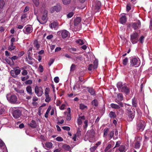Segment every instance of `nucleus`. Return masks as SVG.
<instances>
[{"label": "nucleus", "mask_w": 152, "mask_h": 152, "mask_svg": "<svg viewBox=\"0 0 152 152\" xmlns=\"http://www.w3.org/2000/svg\"><path fill=\"white\" fill-rule=\"evenodd\" d=\"M74 13L73 12H70L67 15V18H70L72 17Z\"/></svg>", "instance_id": "052dcab7"}, {"label": "nucleus", "mask_w": 152, "mask_h": 152, "mask_svg": "<svg viewBox=\"0 0 152 152\" xmlns=\"http://www.w3.org/2000/svg\"><path fill=\"white\" fill-rule=\"evenodd\" d=\"M33 2L36 7L38 6L39 3V0H33Z\"/></svg>", "instance_id": "49530a36"}, {"label": "nucleus", "mask_w": 152, "mask_h": 152, "mask_svg": "<svg viewBox=\"0 0 152 152\" xmlns=\"http://www.w3.org/2000/svg\"><path fill=\"white\" fill-rule=\"evenodd\" d=\"M115 136H114L113 137V139L114 140V139H118V130L117 129H116L115 132Z\"/></svg>", "instance_id": "79ce46f5"}, {"label": "nucleus", "mask_w": 152, "mask_h": 152, "mask_svg": "<svg viewBox=\"0 0 152 152\" xmlns=\"http://www.w3.org/2000/svg\"><path fill=\"white\" fill-rule=\"evenodd\" d=\"M130 58V64L131 66L137 67L140 66V61L138 60L137 58L133 57H131Z\"/></svg>", "instance_id": "f03ea898"}, {"label": "nucleus", "mask_w": 152, "mask_h": 152, "mask_svg": "<svg viewBox=\"0 0 152 152\" xmlns=\"http://www.w3.org/2000/svg\"><path fill=\"white\" fill-rule=\"evenodd\" d=\"M126 114L128 115V121L129 122L131 121L134 117L135 111L133 109H132L131 111L128 110L127 113Z\"/></svg>", "instance_id": "39448f33"}, {"label": "nucleus", "mask_w": 152, "mask_h": 152, "mask_svg": "<svg viewBox=\"0 0 152 152\" xmlns=\"http://www.w3.org/2000/svg\"><path fill=\"white\" fill-rule=\"evenodd\" d=\"M77 31H79L82 28L81 23L77 24Z\"/></svg>", "instance_id": "603ef678"}, {"label": "nucleus", "mask_w": 152, "mask_h": 152, "mask_svg": "<svg viewBox=\"0 0 152 152\" xmlns=\"http://www.w3.org/2000/svg\"><path fill=\"white\" fill-rule=\"evenodd\" d=\"M61 35L63 38H66L68 35V32L66 30H64L62 31Z\"/></svg>", "instance_id": "aec40b11"}, {"label": "nucleus", "mask_w": 152, "mask_h": 152, "mask_svg": "<svg viewBox=\"0 0 152 152\" xmlns=\"http://www.w3.org/2000/svg\"><path fill=\"white\" fill-rule=\"evenodd\" d=\"M132 106L134 107H136L138 106L137 99L135 97L132 99Z\"/></svg>", "instance_id": "a211bd4d"}, {"label": "nucleus", "mask_w": 152, "mask_h": 152, "mask_svg": "<svg viewBox=\"0 0 152 152\" xmlns=\"http://www.w3.org/2000/svg\"><path fill=\"white\" fill-rule=\"evenodd\" d=\"M139 36L138 33L136 32L130 35V41L133 44H136L138 42Z\"/></svg>", "instance_id": "7ed1b4c3"}, {"label": "nucleus", "mask_w": 152, "mask_h": 152, "mask_svg": "<svg viewBox=\"0 0 152 152\" xmlns=\"http://www.w3.org/2000/svg\"><path fill=\"white\" fill-rule=\"evenodd\" d=\"M81 135V131L79 128H78L77 132V136H79Z\"/></svg>", "instance_id": "bf43d9fd"}, {"label": "nucleus", "mask_w": 152, "mask_h": 152, "mask_svg": "<svg viewBox=\"0 0 152 152\" xmlns=\"http://www.w3.org/2000/svg\"><path fill=\"white\" fill-rule=\"evenodd\" d=\"M79 80L80 82H79V81H78V83H78V85H79V83L81 84V83H83L84 82V81H83V78L82 76H80L79 77Z\"/></svg>", "instance_id": "8fccbe9b"}, {"label": "nucleus", "mask_w": 152, "mask_h": 152, "mask_svg": "<svg viewBox=\"0 0 152 152\" xmlns=\"http://www.w3.org/2000/svg\"><path fill=\"white\" fill-rule=\"evenodd\" d=\"M118 99L120 101H122L123 99V94L121 93H118Z\"/></svg>", "instance_id": "2f4dec72"}, {"label": "nucleus", "mask_w": 152, "mask_h": 152, "mask_svg": "<svg viewBox=\"0 0 152 152\" xmlns=\"http://www.w3.org/2000/svg\"><path fill=\"white\" fill-rule=\"evenodd\" d=\"M18 58H19V57L17 56H12V57H9V58L11 60H15L17 59Z\"/></svg>", "instance_id": "e2e57ef3"}, {"label": "nucleus", "mask_w": 152, "mask_h": 152, "mask_svg": "<svg viewBox=\"0 0 152 152\" xmlns=\"http://www.w3.org/2000/svg\"><path fill=\"white\" fill-rule=\"evenodd\" d=\"M54 61V59H53L52 58V59H50V61H49L48 62L49 66H51V65L53 63Z\"/></svg>", "instance_id": "774afa93"}, {"label": "nucleus", "mask_w": 152, "mask_h": 152, "mask_svg": "<svg viewBox=\"0 0 152 152\" xmlns=\"http://www.w3.org/2000/svg\"><path fill=\"white\" fill-rule=\"evenodd\" d=\"M127 20V18L125 15H122L119 18V22L124 24L126 23Z\"/></svg>", "instance_id": "4468645a"}, {"label": "nucleus", "mask_w": 152, "mask_h": 152, "mask_svg": "<svg viewBox=\"0 0 152 152\" xmlns=\"http://www.w3.org/2000/svg\"><path fill=\"white\" fill-rule=\"evenodd\" d=\"M91 104L96 107L97 106L98 104V101L96 99H94L91 102Z\"/></svg>", "instance_id": "7c9ffc66"}, {"label": "nucleus", "mask_w": 152, "mask_h": 152, "mask_svg": "<svg viewBox=\"0 0 152 152\" xmlns=\"http://www.w3.org/2000/svg\"><path fill=\"white\" fill-rule=\"evenodd\" d=\"M128 62V58L126 57L123 60V64L124 65H126Z\"/></svg>", "instance_id": "a18cd8bd"}, {"label": "nucleus", "mask_w": 152, "mask_h": 152, "mask_svg": "<svg viewBox=\"0 0 152 152\" xmlns=\"http://www.w3.org/2000/svg\"><path fill=\"white\" fill-rule=\"evenodd\" d=\"M118 90L120 92H123L126 95L129 94L130 93V88L128 87L125 84H123L121 82H118L117 84Z\"/></svg>", "instance_id": "f257e3e1"}, {"label": "nucleus", "mask_w": 152, "mask_h": 152, "mask_svg": "<svg viewBox=\"0 0 152 152\" xmlns=\"http://www.w3.org/2000/svg\"><path fill=\"white\" fill-rule=\"evenodd\" d=\"M12 115L15 118H18L20 117L21 115V112L19 110H14L12 112Z\"/></svg>", "instance_id": "1a4fd4ad"}, {"label": "nucleus", "mask_w": 152, "mask_h": 152, "mask_svg": "<svg viewBox=\"0 0 152 152\" xmlns=\"http://www.w3.org/2000/svg\"><path fill=\"white\" fill-rule=\"evenodd\" d=\"M34 46L37 48V49L39 48V45L38 44V41L37 40L34 41Z\"/></svg>", "instance_id": "37998d69"}, {"label": "nucleus", "mask_w": 152, "mask_h": 152, "mask_svg": "<svg viewBox=\"0 0 152 152\" xmlns=\"http://www.w3.org/2000/svg\"><path fill=\"white\" fill-rule=\"evenodd\" d=\"M73 23H70V28L74 31L75 30L74 29L75 28V27L76 26V18L74 19Z\"/></svg>", "instance_id": "f3484780"}, {"label": "nucleus", "mask_w": 152, "mask_h": 152, "mask_svg": "<svg viewBox=\"0 0 152 152\" xmlns=\"http://www.w3.org/2000/svg\"><path fill=\"white\" fill-rule=\"evenodd\" d=\"M131 9V4H128L126 5V10L129 12Z\"/></svg>", "instance_id": "864d4df0"}, {"label": "nucleus", "mask_w": 152, "mask_h": 152, "mask_svg": "<svg viewBox=\"0 0 152 152\" xmlns=\"http://www.w3.org/2000/svg\"><path fill=\"white\" fill-rule=\"evenodd\" d=\"M61 9V6L59 3H57L56 5L52 7L50 9V11L51 13H53L54 11L58 12L60 11Z\"/></svg>", "instance_id": "423d86ee"}, {"label": "nucleus", "mask_w": 152, "mask_h": 152, "mask_svg": "<svg viewBox=\"0 0 152 152\" xmlns=\"http://www.w3.org/2000/svg\"><path fill=\"white\" fill-rule=\"evenodd\" d=\"M127 150L126 145H122L120 146L118 150L120 152H126Z\"/></svg>", "instance_id": "2eb2a0df"}, {"label": "nucleus", "mask_w": 152, "mask_h": 152, "mask_svg": "<svg viewBox=\"0 0 152 152\" xmlns=\"http://www.w3.org/2000/svg\"><path fill=\"white\" fill-rule=\"evenodd\" d=\"M26 90L27 92L30 95H31L32 94V90L31 87L30 86H28L26 88Z\"/></svg>", "instance_id": "b1692460"}, {"label": "nucleus", "mask_w": 152, "mask_h": 152, "mask_svg": "<svg viewBox=\"0 0 152 152\" xmlns=\"http://www.w3.org/2000/svg\"><path fill=\"white\" fill-rule=\"evenodd\" d=\"M15 48V46L13 45V43L11 42V45L9 46L8 50H14Z\"/></svg>", "instance_id": "c9c22d12"}, {"label": "nucleus", "mask_w": 152, "mask_h": 152, "mask_svg": "<svg viewBox=\"0 0 152 152\" xmlns=\"http://www.w3.org/2000/svg\"><path fill=\"white\" fill-rule=\"evenodd\" d=\"M75 69V65L74 64L72 65L70 68V71H73Z\"/></svg>", "instance_id": "13d9d810"}, {"label": "nucleus", "mask_w": 152, "mask_h": 152, "mask_svg": "<svg viewBox=\"0 0 152 152\" xmlns=\"http://www.w3.org/2000/svg\"><path fill=\"white\" fill-rule=\"evenodd\" d=\"M101 6V4L99 1H96L95 6V10L96 12L99 11V10Z\"/></svg>", "instance_id": "ddd939ff"}, {"label": "nucleus", "mask_w": 152, "mask_h": 152, "mask_svg": "<svg viewBox=\"0 0 152 152\" xmlns=\"http://www.w3.org/2000/svg\"><path fill=\"white\" fill-rule=\"evenodd\" d=\"M43 92V89L41 87H39L37 86L35 87V92L38 96H41Z\"/></svg>", "instance_id": "9d476101"}, {"label": "nucleus", "mask_w": 152, "mask_h": 152, "mask_svg": "<svg viewBox=\"0 0 152 152\" xmlns=\"http://www.w3.org/2000/svg\"><path fill=\"white\" fill-rule=\"evenodd\" d=\"M77 44L80 45H82L84 44V42L83 39H77Z\"/></svg>", "instance_id": "a878e982"}, {"label": "nucleus", "mask_w": 152, "mask_h": 152, "mask_svg": "<svg viewBox=\"0 0 152 152\" xmlns=\"http://www.w3.org/2000/svg\"><path fill=\"white\" fill-rule=\"evenodd\" d=\"M115 101L119 104L120 107H123L124 106V104L122 102H120L121 101L118 99H115Z\"/></svg>", "instance_id": "c756f323"}, {"label": "nucleus", "mask_w": 152, "mask_h": 152, "mask_svg": "<svg viewBox=\"0 0 152 152\" xmlns=\"http://www.w3.org/2000/svg\"><path fill=\"white\" fill-rule=\"evenodd\" d=\"M112 145L111 144H109L108 145L104 150V152H106L107 151L110 150V148L112 147Z\"/></svg>", "instance_id": "ea45409f"}, {"label": "nucleus", "mask_w": 152, "mask_h": 152, "mask_svg": "<svg viewBox=\"0 0 152 152\" xmlns=\"http://www.w3.org/2000/svg\"><path fill=\"white\" fill-rule=\"evenodd\" d=\"M80 109L81 110H83L85 109H88V107L87 106L81 103L80 104Z\"/></svg>", "instance_id": "f704fd0d"}, {"label": "nucleus", "mask_w": 152, "mask_h": 152, "mask_svg": "<svg viewBox=\"0 0 152 152\" xmlns=\"http://www.w3.org/2000/svg\"><path fill=\"white\" fill-rule=\"evenodd\" d=\"M145 124L144 121H141L137 124V129L142 131L144 129Z\"/></svg>", "instance_id": "6e6552de"}, {"label": "nucleus", "mask_w": 152, "mask_h": 152, "mask_svg": "<svg viewBox=\"0 0 152 152\" xmlns=\"http://www.w3.org/2000/svg\"><path fill=\"white\" fill-rule=\"evenodd\" d=\"M109 131V129L108 128H105L104 130L103 137L106 136L108 134Z\"/></svg>", "instance_id": "e433bc0d"}, {"label": "nucleus", "mask_w": 152, "mask_h": 152, "mask_svg": "<svg viewBox=\"0 0 152 152\" xmlns=\"http://www.w3.org/2000/svg\"><path fill=\"white\" fill-rule=\"evenodd\" d=\"M140 145V141H137L135 143L134 148H135L137 149H139Z\"/></svg>", "instance_id": "bb28decb"}, {"label": "nucleus", "mask_w": 152, "mask_h": 152, "mask_svg": "<svg viewBox=\"0 0 152 152\" xmlns=\"http://www.w3.org/2000/svg\"><path fill=\"white\" fill-rule=\"evenodd\" d=\"M51 106H49V107H48V109H47V110L46 112V113L45 114V118H47L48 117V114L49 113L50 111L51 110Z\"/></svg>", "instance_id": "4c0bfd02"}, {"label": "nucleus", "mask_w": 152, "mask_h": 152, "mask_svg": "<svg viewBox=\"0 0 152 152\" xmlns=\"http://www.w3.org/2000/svg\"><path fill=\"white\" fill-rule=\"evenodd\" d=\"M63 148L65 151H68L70 149V146L66 144H65L62 146Z\"/></svg>", "instance_id": "393cba45"}, {"label": "nucleus", "mask_w": 152, "mask_h": 152, "mask_svg": "<svg viewBox=\"0 0 152 152\" xmlns=\"http://www.w3.org/2000/svg\"><path fill=\"white\" fill-rule=\"evenodd\" d=\"M8 101L11 103L15 104L16 103L17 101V98L15 95H12L9 98L7 97Z\"/></svg>", "instance_id": "0eeeda50"}, {"label": "nucleus", "mask_w": 152, "mask_h": 152, "mask_svg": "<svg viewBox=\"0 0 152 152\" xmlns=\"http://www.w3.org/2000/svg\"><path fill=\"white\" fill-rule=\"evenodd\" d=\"M121 144V141H118L116 142V145L115 147H114L113 148H116V147H120V145Z\"/></svg>", "instance_id": "6e6d98bb"}, {"label": "nucleus", "mask_w": 152, "mask_h": 152, "mask_svg": "<svg viewBox=\"0 0 152 152\" xmlns=\"http://www.w3.org/2000/svg\"><path fill=\"white\" fill-rule=\"evenodd\" d=\"M125 106L126 108V113H127L128 110L129 111L132 110L131 108H130V105H129V104H125Z\"/></svg>", "instance_id": "58836bf2"}, {"label": "nucleus", "mask_w": 152, "mask_h": 152, "mask_svg": "<svg viewBox=\"0 0 152 152\" xmlns=\"http://www.w3.org/2000/svg\"><path fill=\"white\" fill-rule=\"evenodd\" d=\"M47 14L48 11L46 10H44L43 12V15L42 17V20L44 21L46 20H47Z\"/></svg>", "instance_id": "dca6fc26"}, {"label": "nucleus", "mask_w": 152, "mask_h": 152, "mask_svg": "<svg viewBox=\"0 0 152 152\" xmlns=\"http://www.w3.org/2000/svg\"><path fill=\"white\" fill-rule=\"evenodd\" d=\"M5 60L6 61L8 64L10 65H13L14 64V62L13 60H12L7 58H5Z\"/></svg>", "instance_id": "5701e85b"}, {"label": "nucleus", "mask_w": 152, "mask_h": 152, "mask_svg": "<svg viewBox=\"0 0 152 152\" xmlns=\"http://www.w3.org/2000/svg\"><path fill=\"white\" fill-rule=\"evenodd\" d=\"M144 37L142 36L140 37L139 39L140 42L141 43H142L144 41Z\"/></svg>", "instance_id": "0e129e2a"}, {"label": "nucleus", "mask_w": 152, "mask_h": 152, "mask_svg": "<svg viewBox=\"0 0 152 152\" xmlns=\"http://www.w3.org/2000/svg\"><path fill=\"white\" fill-rule=\"evenodd\" d=\"M88 91L92 96H94L96 95V92L94 89L91 87H87Z\"/></svg>", "instance_id": "9b49d317"}, {"label": "nucleus", "mask_w": 152, "mask_h": 152, "mask_svg": "<svg viewBox=\"0 0 152 152\" xmlns=\"http://www.w3.org/2000/svg\"><path fill=\"white\" fill-rule=\"evenodd\" d=\"M53 144L50 142H46L45 144L46 146L48 148H50L52 147Z\"/></svg>", "instance_id": "a19ab883"}, {"label": "nucleus", "mask_w": 152, "mask_h": 152, "mask_svg": "<svg viewBox=\"0 0 152 152\" xmlns=\"http://www.w3.org/2000/svg\"><path fill=\"white\" fill-rule=\"evenodd\" d=\"M62 128L63 129L68 131H69L70 129V128L69 127L67 126H63L62 127Z\"/></svg>", "instance_id": "680f3d73"}, {"label": "nucleus", "mask_w": 152, "mask_h": 152, "mask_svg": "<svg viewBox=\"0 0 152 152\" xmlns=\"http://www.w3.org/2000/svg\"><path fill=\"white\" fill-rule=\"evenodd\" d=\"M5 2L3 0H0V8H3L4 6Z\"/></svg>", "instance_id": "c03bdc74"}, {"label": "nucleus", "mask_w": 152, "mask_h": 152, "mask_svg": "<svg viewBox=\"0 0 152 152\" xmlns=\"http://www.w3.org/2000/svg\"><path fill=\"white\" fill-rule=\"evenodd\" d=\"M71 0H62V1L63 4L65 5H67L69 4Z\"/></svg>", "instance_id": "09e8293b"}, {"label": "nucleus", "mask_w": 152, "mask_h": 152, "mask_svg": "<svg viewBox=\"0 0 152 152\" xmlns=\"http://www.w3.org/2000/svg\"><path fill=\"white\" fill-rule=\"evenodd\" d=\"M98 61L96 59L93 62V69H96L98 67Z\"/></svg>", "instance_id": "cd10ccee"}, {"label": "nucleus", "mask_w": 152, "mask_h": 152, "mask_svg": "<svg viewBox=\"0 0 152 152\" xmlns=\"http://www.w3.org/2000/svg\"><path fill=\"white\" fill-rule=\"evenodd\" d=\"M14 89L15 91H16L18 93H19L20 94H22V93H24V91L23 90H20L16 88H14Z\"/></svg>", "instance_id": "3c124183"}, {"label": "nucleus", "mask_w": 152, "mask_h": 152, "mask_svg": "<svg viewBox=\"0 0 152 152\" xmlns=\"http://www.w3.org/2000/svg\"><path fill=\"white\" fill-rule=\"evenodd\" d=\"M10 73L12 76L14 77H16V75L14 70H12L10 71Z\"/></svg>", "instance_id": "4d7b16f0"}, {"label": "nucleus", "mask_w": 152, "mask_h": 152, "mask_svg": "<svg viewBox=\"0 0 152 152\" xmlns=\"http://www.w3.org/2000/svg\"><path fill=\"white\" fill-rule=\"evenodd\" d=\"M109 115L110 117L111 118H114L116 117L115 113L113 112V111H111L109 114Z\"/></svg>", "instance_id": "72a5a7b5"}, {"label": "nucleus", "mask_w": 152, "mask_h": 152, "mask_svg": "<svg viewBox=\"0 0 152 152\" xmlns=\"http://www.w3.org/2000/svg\"><path fill=\"white\" fill-rule=\"evenodd\" d=\"M114 132L113 131H112L110 132L108 134V136H109L108 139L109 140H110L112 138H113V137H114Z\"/></svg>", "instance_id": "473e14b6"}, {"label": "nucleus", "mask_w": 152, "mask_h": 152, "mask_svg": "<svg viewBox=\"0 0 152 152\" xmlns=\"http://www.w3.org/2000/svg\"><path fill=\"white\" fill-rule=\"evenodd\" d=\"M58 25V23L56 22H54L52 23L50 25V27L51 28H52L53 27L54 28H56Z\"/></svg>", "instance_id": "c85d7f7f"}, {"label": "nucleus", "mask_w": 152, "mask_h": 152, "mask_svg": "<svg viewBox=\"0 0 152 152\" xmlns=\"http://www.w3.org/2000/svg\"><path fill=\"white\" fill-rule=\"evenodd\" d=\"M15 72V73L16 77L17 75L20 74L21 70L20 69H16L14 70Z\"/></svg>", "instance_id": "5fc2aeb1"}, {"label": "nucleus", "mask_w": 152, "mask_h": 152, "mask_svg": "<svg viewBox=\"0 0 152 152\" xmlns=\"http://www.w3.org/2000/svg\"><path fill=\"white\" fill-rule=\"evenodd\" d=\"M110 106L112 108L116 109H119L121 107L118 104L114 103L111 104Z\"/></svg>", "instance_id": "4be33fe9"}, {"label": "nucleus", "mask_w": 152, "mask_h": 152, "mask_svg": "<svg viewBox=\"0 0 152 152\" xmlns=\"http://www.w3.org/2000/svg\"><path fill=\"white\" fill-rule=\"evenodd\" d=\"M32 83V81L31 80H28L25 82V84H31Z\"/></svg>", "instance_id": "338daca9"}, {"label": "nucleus", "mask_w": 152, "mask_h": 152, "mask_svg": "<svg viewBox=\"0 0 152 152\" xmlns=\"http://www.w3.org/2000/svg\"><path fill=\"white\" fill-rule=\"evenodd\" d=\"M141 23L140 20H138L136 22L131 23L128 24V27H132L134 30L138 29L141 26Z\"/></svg>", "instance_id": "20e7f679"}, {"label": "nucleus", "mask_w": 152, "mask_h": 152, "mask_svg": "<svg viewBox=\"0 0 152 152\" xmlns=\"http://www.w3.org/2000/svg\"><path fill=\"white\" fill-rule=\"evenodd\" d=\"M85 119V117L84 115L82 116H79L77 120V123L78 125L80 127V126L82 125V120H84Z\"/></svg>", "instance_id": "f8f14e48"}, {"label": "nucleus", "mask_w": 152, "mask_h": 152, "mask_svg": "<svg viewBox=\"0 0 152 152\" xmlns=\"http://www.w3.org/2000/svg\"><path fill=\"white\" fill-rule=\"evenodd\" d=\"M81 21V18L80 17H77V24L80 23Z\"/></svg>", "instance_id": "69168bd1"}, {"label": "nucleus", "mask_w": 152, "mask_h": 152, "mask_svg": "<svg viewBox=\"0 0 152 152\" xmlns=\"http://www.w3.org/2000/svg\"><path fill=\"white\" fill-rule=\"evenodd\" d=\"M28 125L33 128H35L37 126V124L36 121L33 120H32L31 122Z\"/></svg>", "instance_id": "412c9836"}, {"label": "nucleus", "mask_w": 152, "mask_h": 152, "mask_svg": "<svg viewBox=\"0 0 152 152\" xmlns=\"http://www.w3.org/2000/svg\"><path fill=\"white\" fill-rule=\"evenodd\" d=\"M25 31L23 30V31L25 34H28L31 33L32 30V27H26Z\"/></svg>", "instance_id": "6ab92c4d"}, {"label": "nucleus", "mask_w": 152, "mask_h": 152, "mask_svg": "<svg viewBox=\"0 0 152 152\" xmlns=\"http://www.w3.org/2000/svg\"><path fill=\"white\" fill-rule=\"evenodd\" d=\"M84 124H85V125L83 126V127L84 129H86V128L88 127V121L87 120H86L84 122Z\"/></svg>", "instance_id": "de8ad7c7"}]
</instances>
